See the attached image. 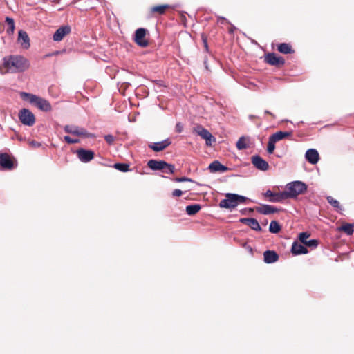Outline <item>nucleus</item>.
Instances as JSON below:
<instances>
[{"label":"nucleus","instance_id":"obj_1","mask_svg":"<svg viewBox=\"0 0 354 354\" xmlns=\"http://www.w3.org/2000/svg\"><path fill=\"white\" fill-rule=\"evenodd\" d=\"M30 67L29 61L21 55H10L3 59V66H0V73L24 72Z\"/></svg>","mask_w":354,"mask_h":354},{"label":"nucleus","instance_id":"obj_2","mask_svg":"<svg viewBox=\"0 0 354 354\" xmlns=\"http://www.w3.org/2000/svg\"><path fill=\"white\" fill-rule=\"evenodd\" d=\"M225 198L219 203V207L221 208L232 209L236 207L240 203H244L248 200V198L236 194L227 193Z\"/></svg>","mask_w":354,"mask_h":354},{"label":"nucleus","instance_id":"obj_3","mask_svg":"<svg viewBox=\"0 0 354 354\" xmlns=\"http://www.w3.org/2000/svg\"><path fill=\"white\" fill-rule=\"evenodd\" d=\"M307 189V185L301 181L289 183L286 186L285 193L288 198H294L304 193Z\"/></svg>","mask_w":354,"mask_h":354},{"label":"nucleus","instance_id":"obj_4","mask_svg":"<svg viewBox=\"0 0 354 354\" xmlns=\"http://www.w3.org/2000/svg\"><path fill=\"white\" fill-rule=\"evenodd\" d=\"M21 97L24 100H28L30 101V102L35 104L41 111H49L52 109L51 105L48 101L37 95L22 92L21 93Z\"/></svg>","mask_w":354,"mask_h":354},{"label":"nucleus","instance_id":"obj_5","mask_svg":"<svg viewBox=\"0 0 354 354\" xmlns=\"http://www.w3.org/2000/svg\"><path fill=\"white\" fill-rule=\"evenodd\" d=\"M64 131L67 133L77 136H83L86 138L93 137V135L88 133L84 128L80 127L75 125H66L64 127Z\"/></svg>","mask_w":354,"mask_h":354},{"label":"nucleus","instance_id":"obj_6","mask_svg":"<svg viewBox=\"0 0 354 354\" xmlns=\"http://www.w3.org/2000/svg\"><path fill=\"white\" fill-rule=\"evenodd\" d=\"M19 118L23 124L29 127L32 126L35 122L34 114L27 109H22L19 111Z\"/></svg>","mask_w":354,"mask_h":354},{"label":"nucleus","instance_id":"obj_7","mask_svg":"<svg viewBox=\"0 0 354 354\" xmlns=\"http://www.w3.org/2000/svg\"><path fill=\"white\" fill-rule=\"evenodd\" d=\"M194 131L205 140L206 145L208 146H211L212 142L216 141L215 138L212 135V133L201 125L195 127L194 128Z\"/></svg>","mask_w":354,"mask_h":354},{"label":"nucleus","instance_id":"obj_8","mask_svg":"<svg viewBox=\"0 0 354 354\" xmlns=\"http://www.w3.org/2000/svg\"><path fill=\"white\" fill-rule=\"evenodd\" d=\"M147 30L143 28L137 29L135 32L134 41L140 47H147L148 41L145 39Z\"/></svg>","mask_w":354,"mask_h":354},{"label":"nucleus","instance_id":"obj_9","mask_svg":"<svg viewBox=\"0 0 354 354\" xmlns=\"http://www.w3.org/2000/svg\"><path fill=\"white\" fill-rule=\"evenodd\" d=\"M148 167L154 171L156 170H162L164 169V167H167L169 169V171H172V165L167 163L164 160H150L147 163Z\"/></svg>","mask_w":354,"mask_h":354},{"label":"nucleus","instance_id":"obj_10","mask_svg":"<svg viewBox=\"0 0 354 354\" xmlns=\"http://www.w3.org/2000/svg\"><path fill=\"white\" fill-rule=\"evenodd\" d=\"M77 156L82 162H90L94 158V152L91 150L80 149L76 151Z\"/></svg>","mask_w":354,"mask_h":354},{"label":"nucleus","instance_id":"obj_11","mask_svg":"<svg viewBox=\"0 0 354 354\" xmlns=\"http://www.w3.org/2000/svg\"><path fill=\"white\" fill-rule=\"evenodd\" d=\"M252 163L259 170L267 171L269 168L268 163L259 156L252 157Z\"/></svg>","mask_w":354,"mask_h":354},{"label":"nucleus","instance_id":"obj_12","mask_svg":"<svg viewBox=\"0 0 354 354\" xmlns=\"http://www.w3.org/2000/svg\"><path fill=\"white\" fill-rule=\"evenodd\" d=\"M71 32L69 26H64L59 28L53 35V40L55 41H61L66 35Z\"/></svg>","mask_w":354,"mask_h":354},{"label":"nucleus","instance_id":"obj_13","mask_svg":"<svg viewBox=\"0 0 354 354\" xmlns=\"http://www.w3.org/2000/svg\"><path fill=\"white\" fill-rule=\"evenodd\" d=\"M171 143V140L167 138L161 142L150 143L149 145V147L154 151H161L170 145Z\"/></svg>","mask_w":354,"mask_h":354},{"label":"nucleus","instance_id":"obj_14","mask_svg":"<svg viewBox=\"0 0 354 354\" xmlns=\"http://www.w3.org/2000/svg\"><path fill=\"white\" fill-rule=\"evenodd\" d=\"M305 158L308 162L315 165L319 161V155L316 149H310L306 151Z\"/></svg>","mask_w":354,"mask_h":354},{"label":"nucleus","instance_id":"obj_15","mask_svg":"<svg viewBox=\"0 0 354 354\" xmlns=\"http://www.w3.org/2000/svg\"><path fill=\"white\" fill-rule=\"evenodd\" d=\"M266 62L272 66H279L284 64L283 58L277 56L274 53H269L266 56Z\"/></svg>","mask_w":354,"mask_h":354},{"label":"nucleus","instance_id":"obj_16","mask_svg":"<svg viewBox=\"0 0 354 354\" xmlns=\"http://www.w3.org/2000/svg\"><path fill=\"white\" fill-rule=\"evenodd\" d=\"M240 222L248 225L251 229L256 231H261V227L257 219L252 218H243Z\"/></svg>","mask_w":354,"mask_h":354},{"label":"nucleus","instance_id":"obj_17","mask_svg":"<svg viewBox=\"0 0 354 354\" xmlns=\"http://www.w3.org/2000/svg\"><path fill=\"white\" fill-rule=\"evenodd\" d=\"M0 165L2 168L6 169H11L13 167V162L10 156L7 153L0 154Z\"/></svg>","mask_w":354,"mask_h":354},{"label":"nucleus","instance_id":"obj_18","mask_svg":"<svg viewBox=\"0 0 354 354\" xmlns=\"http://www.w3.org/2000/svg\"><path fill=\"white\" fill-rule=\"evenodd\" d=\"M256 210L259 213L264 215L274 214L278 212L277 208L270 205H262L260 207H256Z\"/></svg>","mask_w":354,"mask_h":354},{"label":"nucleus","instance_id":"obj_19","mask_svg":"<svg viewBox=\"0 0 354 354\" xmlns=\"http://www.w3.org/2000/svg\"><path fill=\"white\" fill-rule=\"evenodd\" d=\"M264 261L267 263H272L276 262L279 256L274 251L267 250L263 254Z\"/></svg>","mask_w":354,"mask_h":354},{"label":"nucleus","instance_id":"obj_20","mask_svg":"<svg viewBox=\"0 0 354 354\" xmlns=\"http://www.w3.org/2000/svg\"><path fill=\"white\" fill-rule=\"evenodd\" d=\"M18 40L21 42L24 48L27 49L30 46V40L28 34L24 30L19 31Z\"/></svg>","mask_w":354,"mask_h":354},{"label":"nucleus","instance_id":"obj_21","mask_svg":"<svg viewBox=\"0 0 354 354\" xmlns=\"http://www.w3.org/2000/svg\"><path fill=\"white\" fill-rule=\"evenodd\" d=\"M291 252L294 254H306L308 252V250L306 248L297 242H294L292 245Z\"/></svg>","mask_w":354,"mask_h":354},{"label":"nucleus","instance_id":"obj_22","mask_svg":"<svg viewBox=\"0 0 354 354\" xmlns=\"http://www.w3.org/2000/svg\"><path fill=\"white\" fill-rule=\"evenodd\" d=\"M209 169L212 172H216V171H221V172H225L228 169L227 167L221 165L218 161L215 160L213 162H212L209 166Z\"/></svg>","mask_w":354,"mask_h":354},{"label":"nucleus","instance_id":"obj_23","mask_svg":"<svg viewBox=\"0 0 354 354\" xmlns=\"http://www.w3.org/2000/svg\"><path fill=\"white\" fill-rule=\"evenodd\" d=\"M291 136V132L288 131H278L272 134L270 137L275 142L283 140V138Z\"/></svg>","mask_w":354,"mask_h":354},{"label":"nucleus","instance_id":"obj_24","mask_svg":"<svg viewBox=\"0 0 354 354\" xmlns=\"http://www.w3.org/2000/svg\"><path fill=\"white\" fill-rule=\"evenodd\" d=\"M201 209L199 204L187 205L186 207V212L188 215L192 216L198 213Z\"/></svg>","mask_w":354,"mask_h":354},{"label":"nucleus","instance_id":"obj_25","mask_svg":"<svg viewBox=\"0 0 354 354\" xmlns=\"http://www.w3.org/2000/svg\"><path fill=\"white\" fill-rule=\"evenodd\" d=\"M288 199L286 194L285 193V191L274 194V196L272 198H270L269 201L272 203H278L281 202L283 200Z\"/></svg>","mask_w":354,"mask_h":354},{"label":"nucleus","instance_id":"obj_26","mask_svg":"<svg viewBox=\"0 0 354 354\" xmlns=\"http://www.w3.org/2000/svg\"><path fill=\"white\" fill-rule=\"evenodd\" d=\"M278 50L283 54H289L293 52L291 46L286 43L279 44L278 46Z\"/></svg>","mask_w":354,"mask_h":354},{"label":"nucleus","instance_id":"obj_27","mask_svg":"<svg viewBox=\"0 0 354 354\" xmlns=\"http://www.w3.org/2000/svg\"><path fill=\"white\" fill-rule=\"evenodd\" d=\"M6 22L8 25L7 33L11 35L14 32L15 30V22L12 18L9 17H6Z\"/></svg>","mask_w":354,"mask_h":354},{"label":"nucleus","instance_id":"obj_28","mask_svg":"<svg viewBox=\"0 0 354 354\" xmlns=\"http://www.w3.org/2000/svg\"><path fill=\"white\" fill-rule=\"evenodd\" d=\"M340 230L343 231L348 235H351L354 232V226L352 224L346 223L343 225L340 228Z\"/></svg>","mask_w":354,"mask_h":354},{"label":"nucleus","instance_id":"obj_29","mask_svg":"<svg viewBox=\"0 0 354 354\" xmlns=\"http://www.w3.org/2000/svg\"><path fill=\"white\" fill-rule=\"evenodd\" d=\"M281 230L279 224L276 221H272L270 223L269 230L272 233H278Z\"/></svg>","mask_w":354,"mask_h":354},{"label":"nucleus","instance_id":"obj_30","mask_svg":"<svg viewBox=\"0 0 354 354\" xmlns=\"http://www.w3.org/2000/svg\"><path fill=\"white\" fill-rule=\"evenodd\" d=\"M113 167L122 172L128 171L129 169V165L126 163H115Z\"/></svg>","mask_w":354,"mask_h":354},{"label":"nucleus","instance_id":"obj_31","mask_svg":"<svg viewBox=\"0 0 354 354\" xmlns=\"http://www.w3.org/2000/svg\"><path fill=\"white\" fill-rule=\"evenodd\" d=\"M167 8H169L168 5L156 6L151 8V12H158L159 14H163Z\"/></svg>","mask_w":354,"mask_h":354},{"label":"nucleus","instance_id":"obj_32","mask_svg":"<svg viewBox=\"0 0 354 354\" xmlns=\"http://www.w3.org/2000/svg\"><path fill=\"white\" fill-rule=\"evenodd\" d=\"M276 142H275L274 140H272V138H271L270 137L269 138L268 147H267V151H268V153L272 154L274 152V149H275V143Z\"/></svg>","mask_w":354,"mask_h":354},{"label":"nucleus","instance_id":"obj_33","mask_svg":"<svg viewBox=\"0 0 354 354\" xmlns=\"http://www.w3.org/2000/svg\"><path fill=\"white\" fill-rule=\"evenodd\" d=\"M236 147L239 150H242L247 148V145L245 143V140L244 137H241L237 142H236Z\"/></svg>","mask_w":354,"mask_h":354},{"label":"nucleus","instance_id":"obj_34","mask_svg":"<svg viewBox=\"0 0 354 354\" xmlns=\"http://www.w3.org/2000/svg\"><path fill=\"white\" fill-rule=\"evenodd\" d=\"M327 201L334 207L340 208L339 203L336 199H334L332 196L327 197Z\"/></svg>","mask_w":354,"mask_h":354},{"label":"nucleus","instance_id":"obj_35","mask_svg":"<svg viewBox=\"0 0 354 354\" xmlns=\"http://www.w3.org/2000/svg\"><path fill=\"white\" fill-rule=\"evenodd\" d=\"M309 236H310V234L308 232H301L299 234V238L300 241L302 243L306 245V243L308 241L307 239Z\"/></svg>","mask_w":354,"mask_h":354},{"label":"nucleus","instance_id":"obj_36","mask_svg":"<svg viewBox=\"0 0 354 354\" xmlns=\"http://www.w3.org/2000/svg\"><path fill=\"white\" fill-rule=\"evenodd\" d=\"M64 139L65 142H67L68 144H75V143H78L80 142V140L78 139L71 138L68 136H65Z\"/></svg>","mask_w":354,"mask_h":354},{"label":"nucleus","instance_id":"obj_37","mask_svg":"<svg viewBox=\"0 0 354 354\" xmlns=\"http://www.w3.org/2000/svg\"><path fill=\"white\" fill-rule=\"evenodd\" d=\"M306 245L308 247L316 248L318 245V241L316 239H311L307 241Z\"/></svg>","mask_w":354,"mask_h":354},{"label":"nucleus","instance_id":"obj_38","mask_svg":"<svg viewBox=\"0 0 354 354\" xmlns=\"http://www.w3.org/2000/svg\"><path fill=\"white\" fill-rule=\"evenodd\" d=\"M104 139L106 141L107 143L109 145H111L114 142V137L112 135H106L104 136Z\"/></svg>","mask_w":354,"mask_h":354},{"label":"nucleus","instance_id":"obj_39","mask_svg":"<svg viewBox=\"0 0 354 354\" xmlns=\"http://www.w3.org/2000/svg\"><path fill=\"white\" fill-rule=\"evenodd\" d=\"M174 181L176 182H187V181H192L190 178H186V177H180V178H176L174 179Z\"/></svg>","mask_w":354,"mask_h":354},{"label":"nucleus","instance_id":"obj_40","mask_svg":"<svg viewBox=\"0 0 354 354\" xmlns=\"http://www.w3.org/2000/svg\"><path fill=\"white\" fill-rule=\"evenodd\" d=\"M183 194V192L180 189H174L172 192V196L174 197L180 196Z\"/></svg>","mask_w":354,"mask_h":354},{"label":"nucleus","instance_id":"obj_41","mask_svg":"<svg viewBox=\"0 0 354 354\" xmlns=\"http://www.w3.org/2000/svg\"><path fill=\"white\" fill-rule=\"evenodd\" d=\"M171 169H169L167 167H164V169H162V172L165 174H173L175 170L174 165H172V171H169Z\"/></svg>","mask_w":354,"mask_h":354},{"label":"nucleus","instance_id":"obj_42","mask_svg":"<svg viewBox=\"0 0 354 354\" xmlns=\"http://www.w3.org/2000/svg\"><path fill=\"white\" fill-rule=\"evenodd\" d=\"M183 127L181 123L178 122L176 125V131L178 133L182 132Z\"/></svg>","mask_w":354,"mask_h":354},{"label":"nucleus","instance_id":"obj_43","mask_svg":"<svg viewBox=\"0 0 354 354\" xmlns=\"http://www.w3.org/2000/svg\"><path fill=\"white\" fill-rule=\"evenodd\" d=\"M274 194L272 191L270 190H267L265 193H264V196H266V197H270V198H272V196H274Z\"/></svg>","mask_w":354,"mask_h":354},{"label":"nucleus","instance_id":"obj_44","mask_svg":"<svg viewBox=\"0 0 354 354\" xmlns=\"http://www.w3.org/2000/svg\"><path fill=\"white\" fill-rule=\"evenodd\" d=\"M30 145L34 147H38L41 145L39 142H37L36 141L30 142Z\"/></svg>","mask_w":354,"mask_h":354},{"label":"nucleus","instance_id":"obj_45","mask_svg":"<svg viewBox=\"0 0 354 354\" xmlns=\"http://www.w3.org/2000/svg\"><path fill=\"white\" fill-rule=\"evenodd\" d=\"M265 113H267V114L272 115V114L270 112H269L268 111H265Z\"/></svg>","mask_w":354,"mask_h":354},{"label":"nucleus","instance_id":"obj_46","mask_svg":"<svg viewBox=\"0 0 354 354\" xmlns=\"http://www.w3.org/2000/svg\"><path fill=\"white\" fill-rule=\"evenodd\" d=\"M220 20L224 21V20H225V18H224V17H220V18H219V21H220Z\"/></svg>","mask_w":354,"mask_h":354},{"label":"nucleus","instance_id":"obj_47","mask_svg":"<svg viewBox=\"0 0 354 354\" xmlns=\"http://www.w3.org/2000/svg\"><path fill=\"white\" fill-rule=\"evenodd\" d=\"M205 46L206 48H207V44L206 41H205Z\"/></svg>","mask_w":354,"mask_h":354}]
</instances>
